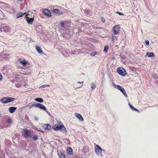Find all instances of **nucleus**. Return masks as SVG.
Here are the masks:
<instances>
[{
	"mask_svg": "<svg viewBox=\"0 0 158 158\" xmlns=\"http://www.w3.org/2000/svg\"><path fill=\"white\" fill-rule=\"evenodd\" d=\"M104 151L102 148L98 145H96L95 147V152L98 155H101L102 151Z\"/></svg>",
	"mask_w": 158,
	"mask_h": 158,
	"instance_id": "obj_5",
	"label": "nucleus"
},
{
	"mask_svg": "<svg viewBox=\"0 0 158 158\" xmlns=\"http://www.w3.org/2000/svg\"><path fill=\"white\" fill-rule=\"evenodd\" d=\"M53 129L55 131L61 130L63 132H67V130L63 124L60 122L55 124L52 127Z\"/></svg>",
	"mask_w": 158,
	"mask_h": 158,
	"instance_id": "obj_1",
	"label": "nucleus"
},
{
	"mask_svg": "<svg viewBox=\"0 0 158 158\" xmlns=\"http://www.w3.org/2000/svg\"><path fill=\"white\" fill-rule=\"evenodd\" d=\"M31 106L39 108L40 109L44 110H46V108L45 106L40 103L32 104L31 105Z\"/></svg>",
	"mask_w": 158,
	"mask_h": 158,
	"instance_id": "obj_6",
	"label": "nucleus"
},
{
	"mask_svg": "<svg viewBox=\"0 0 158 158\" xmlns=\"http://www.w3.org/2000/svg\"><path fill=\"white\" fill-rule=\"evenodd\" d=\"M26 19L28 24L31 25L33 24L34 19L31 18V17H28Z\"/></svg>",
	"mask_w": 158,
	"mask_h": 158,
	"instance_id": "obj_11",
	"label": "nucleus"
},
{
	"mask_svg": "<svg viewBox=\"0 0 158 158\" xmlns=\"http://www.w3.org/2000/svg\"><path fill=\"white\" fill-rule=\"evenodd\" d=\"M77 83L80 84H81V85L80 86L77 87H76V88H81L82 85H83V82H79L78 81L77 82Z\"/></svg>",
	"mask_w": 158,
	"mask_h": 158,
	"instance_id": "obj_29",
	"label": "nucleus"
},
{
	"mask_svg": "<svg viewBox=\"0 0 158 158\" xmlns=\"http://www.w3.org/2000/svg\"><path fill=\"white\" fill-rule=\"evenodd\" d=\"M113 86L115 88H117L118 90H120L126 97H127V93L124 89L122 86L119 85H116L115 84H114Z\"/></svg>",
	"mask_w": 158,
	"mask_h": 158,
	"instance_id": "obj_3",
	"label": "nucleus"
},
{
	"mask_svg": "<svg viewBox=\"0 0 158 158\" xmlns=\"http://www.w3.org/2000/svg\"><path fill=\"white\" fill-rule=\"evenodd\" d=\"M145 43L147 45H148L149 44V42L148 40H146L145 41Z\"/></svg>",
	"mask_w": 158,
	"mask_h": 158,
	"instance_id": "obj_33",
	"label": "nucleus"
},
{
	"mask_svg": "<svg viewBox=\"0 0 158 158\" xmlns=\"http://www.w3.org/2000/svg\"><path fill=\"white\" fill-rule=\"evenodd\" d=\"M17 0L19 1L22 2L23 0Z\"/></svg>",
	"mask_w": 158,
	"mask_h": 158,
	"instance_id": "obj_37",
	"label": "nucleus"
},
{
	"mask_svg": "<svg viewBox=\"0 0 158 158\" xmlns=\"http://www.w3.org/2000/svg\"><path fill=\"white\" fill-rule=\"evenodd\" d=\"M75 115L80 120L82 121H83V118L80 114L78 113H75Z\"/></svg>",
	"mask_w": 158,
	"mask_h": 158,
	"instance_id": "obj_15",
	"label": "nucleus"
},
{
	"mask_svg": "<svg viewBox=\"0 0 158 158\" xmlns=\"http://www.w3.org/2000/svg\"><path fill=\"white\" fill-rule=\"evenodd\" d=\"M7 121L9 123H12V121L10 118H8L7 120Z\"/></svg>",
	"mask_w": 158,
	"mask_h": 158,
	"instance_id": "obj_32",
	"label": "nucleus"
},
{
	"mask_svg": "<svg viewBox=\"0 0 158 158\" xmlns=\"http://www.w3.org/2000/svg\"><path fill=\"white\" fill-rule=\"evenodd\" d=\"M96 86L95 83H91V88L92 89H94L96 88Z\"/></svg>",
	"mask_w": 158,
	"mask_h": 158,
	"instance_id": "obj_26",
	"label": "nucleus"
},
{
	"mask_svg": "<svg viewBox=\"0 0 158 158\" xmlns=\"http://www.w3.org/2000/svg\"><path fill=\"white\" fill-rule=\"evenodd\" d=\"M95 55V54H94L93 55V56H94V55Z\"/></svg>",
	"mask_w": 158,
	"mask_h": 158,
	"instance_id": "obj_38",
	"label": "nucleus"
},
{
	"mask_svg": "<svg viewBox=\"0 0 158 158\" xmlns=\"http://www.w3.org/2000/svg\"><path fill=\"white\" fill-rule=\"evenodd\" d=\"M53 11L57 14L60 15L62 13L61 11L58 9H53Z\"/></svg>",
	"mask_w": 158,
	"mask_h": 158,
	"instance_id": "obj_22",
	"label": "nucleus"
},
{
	"mask_svg": "<svg viewBox=\"0 0 158 158\" xmlns=\"http://www.w3.org/2000/svg\"><path fill=\"white\" fill-rule=\"evenodd\" d=\"M17 107H10L9 108V111L11 113H13L16 110Z\"/></svg>",
	"mask_w": 158,
	"mask_h": 158,
	"instance_id": "obj_16",
	"label": "nucleus"
},
{
	"mask_svg": "<svg viewBox=\"0 0 158 158\" xmlns=\"http://www.w3.org/2000/svg\"><path fill=\"white\" fill-rule=\"evenodd\" d=\"M117 72L120 75L123 76L127 74V72L125 69L121 67H119L117 68Z\"/></svg>",
	"mask_w": 158,
	"mask_h": 158,
	"instance_id": "obj_4",
	"label": "nucleus"
},
{
	"mask_svg": "<svg viewBox=\"0 0 158 158\" xmlns=\"http://www.w3.org/2000/svg\"><path fill=\"white\" fill-rule=\"evenodd\" d=\"M26 15L25 16V18L26 19L27 18L31 17V18H34V14L31 11H28V13H26Z\"/></svg>",
	"mask_w": 158,
	"mask_h": 158,
	"instance_id": "obj_9",
	"label": "nucleus"
},
{
	"mask_svg": "<svg viewBox=\"0 0 158 158\" xmlns=\"http://www.w3.org/2000/svg\"><path fill=\"white\" fill-rule=\"evenodd\" d=\"M50 86L49 85H43L40 86V88H45L46 86Z\"/></svg>",
	"mask_w": 158,
	"mask_h": 158,
	"instance_id": "obj_28",
	"label": "nucleus"
},
{
	"mask_svg": "<svg viewBox=\"0 0 158 158\" xmlns=\"http://www.w3.org/2000/svg\"><path fill=\"white\" fill-rule=\"evenodd\" d=\"M26 14V13H24L23 14L21 12H19L16 15V18H19L22 16L23 15Z\"/></svg>",
	"mask_w": 158,
	"mask_h": 158,
	"instance_id": "obj_21",
	"label": "nucleus"
},
{
	"mask_svg": "<svg viewBox=\"0 0 158 158\" xmlns=\"http://www.w3.org/2000/svg\"><path fill=\"white\" fill-rule=\"evenodd\" d=\"M60 25L61 26V27H63L64 26V22L62 21V22H61L60 23Z\"/></svg>",
	"mask_w": 158,
	"mask_h": 158,
	"instance_id": "obj_31",
	"label": "nucleus"
},
{
	"mask_svg": "<svg viewBox=\"0 0 158 158\" xmlns=\"http://www.w3.org/2000/svg\"><path fill=\"white\" fill-rule=\"evenodd\" d=\"M31 137L32 138V139L34 140H36L38 139V137L36 135H33V136H32Z\"/></svg>",
	"mask_w": 158,
	"mask_h": 158,
	"instance_id": "obj_27",
	"label": "nucleus"
},
{
	"mask_svg": "<svg viewBox=\"0 0 158 158\" xmlns=\"http://www.w3.org/2000/svg\"><path fill=\"white\" fill-rule=\"evenodd\" d=\"M19 61L22 65L24 66H26L27 64V62L24 59L21 60V58H19Z\"/></svg>",
	"mask_w": 158,
	"mask_h": 158,
	"instance_id": "obj_13",
	"label": "nucleus"
},
{
	"mask_svg": "<svg viewBox=\"0 0 158 158\" xmlns=\"http://www.w3.org/2000/svg\"><path fill=\"white\" fill-rule=\"evenodd\" d=\"M67 152L69 155H72L73 153V150L70 147L67 148Z\"/></svg>",
	"mask_w": 158,
	"mask_h": 158,
	"instance_id": "obj_20",
	"label": "nucleus"
},
{
	"mask_svg": "<svg viewBox=\"0 0 158 158\" xmlns=\"http://www.w3.org/2000/svg\"><path fill=\"white\" fill-rule=\"evenodd\" d=\"M43 12L48 17H50L52 15L51 12L46 9H44L43 10Z\"/></svg>",
	"mask_w": 158,
	"mask_h": 158,
	"instance_id": "obj_10",
	"label": "nucleus"
},
{
	"mask_svg": "<svg viewBox=\"0 0 158 158\" xmlns=\"http://www.w3.org/2000/svg\"><path fill=\"white\" fill-rule=\"evenodd\" d=\"M35 100L38 102H43L44 100L43 99L40 98H37L35 99Z\"/></svg>",
	"mask_w": 158,
	"mask_h": 158,
	"instance_id": "obj_25",
	"label": "nucleus"
},
{
	"mask_svg": "<svg viewBox=\"0 0 158 158\" xmlns=\"http://www.w3.org/2000/svg\"><path fill=\"white\" fill-rule=\"evenodd\" d=\"M36 49L39 53L40 54H43V51L40 48L38 45L36 46Z\"/></svg>",
	"mask_w": 158,
	"mask_h": 158,
	"instance_id": "obj_19",
	"label": "nucleus"
},
{
	"mask_svg": "<svg viewBox=\"0 0 158 158\" xmlns=\"http://www.w3.org/2000/svg\"><path fill=\"white\" fill-rule=\"evenodd\" d=\"M119 26L116 25L113 28V31L114 34L118 35L119 33Z\"/></svg>",
	"mask_w": 158,
	"mask_h": 158,
	"instance_id": "obj_8",
	"label": "nucleus"
},
{
	"mask_svg": "<svg viewBox=\"0 0 158 158\" xmlns=\"http://www.w3.org/2000/svg\"><path fill=\"white\" fill-rule=\"evenodd\" d=\"M102 20L103 22H104L105 21V20L104 19L103 17H102Z\"/></svg>",
	"mask_w": 158,
	"mask_h": 158,
	"instance_id": "obj_36",
	"label": "nucleus"
},
{
	"mask_svg": "<svg viewBox=\"0 0 158 158\" xmlns=\"http://www.w3.org/2000/svg\"><path fill=\"white\" fill-rule=\"evenodd\" d=\"M23 135L24 137L26 138H28V137H31L32 135H31V132L28 131L27 129H24L23 130Z\"/></svg>",
	"mask_w": 158,
	"mask_h": 158,
	"instance_id": "obj_7",
	"label": "nucleus"
},
{
	"mask_svg": "<svg viewBox=\"0 0 158 158\" xmlns=\"http://www.w3.org/2000/svg\"><path fill=\"white\" fill-rule=\"evenodd\" d=\"M146 55L148 57H154L155 56L154 53L152 52H148Z\"/></svg>",
	"mask_w": 158,
	"mask_h": 158,
	"instance_id": "obj_23",
	"label": "nucleus"
},
{
	"mask_svg": "<svg viewBox=\"0 0 158 158\" xmlns=\"http://www.w3.org/2000/svg\"><path fill=\"white\" fill-rule=\"evenodd\" d=\"M43 127L44 129L47 130H50L51 128V126L49 124H44Z\"/></svg>",
	"mask_w": 158,
	"mask_h": 158,
	"instance_id": "obj_17",
	"label": "nucleus"
},
{
	"mask_svg": "<svg viewBox=\"0 0 158 158\" xmlns=\"http://www.w3.org/2000/svg\"><path fill=\"white\" fill-rule=\"evenodd\" d=\"M115 35L116 34H114V33L112 34L111 36L110 37V38L111 39L112 41H114L115 40H116L117 39V37Z\"/></svg>",
	"mask_w": 158,
	"mask_h": 158,
	"instance_id": "obj_18",
	"label": "nucleus"
},
{
	"mask_svg": "<svg viewBox=\"0 0 158 158\" xmlns=\"http://www.w3.org/2000/svg\"><path fill=\"white\" fill-rule=\"evenodd\" d=\"M58 155L60 158H66L64 152V151H60L58 153Z\"/></svg>",
	"mask_w": 158,
	"mask_h": 158,
	"instance_id": "obj_12",
	"label": "nucleus"
},
{
	"mask_svg": "<svg viewBox=\"0 0 158 158\" xmlns=\"http://www.w3.org/2000/svg\"><path fill=\"white\" fill-rule=\"evenodd\" d=\"M2 75L0 74V81L2 79Z\"/></svg>",
	"mask_w": 158,
	"mask_h": 158,
	"instance_id": "obj_35",
	"label": "nucleus"
},
{
	"mask_svg": "<svg viewBox=\"0 0 158 158\" xmlns=\"http://www.w3.org/2000/svg\"><path fill=\"white\" fill-rule=\"evenodd\" d=\"M129 105L130 106V107L131 108V109L133 110H134V111H137L138 112H139V110L137 109H136L135 108H134V107H133L130 104V103H129Z\"/></svg>",
	"mask_w": 158,
	"mask_h": 158,
	"instance_id": "obj_24",
	"label": "nucleus"
},
{
	"mask_svg": "<svg viewBox=\"0 0 158 158\" xmlns=\"http://www.w3.org/2000/svg\"><path fill=\"white\" fill-rule=\"evenodd\" d=\"M108 48H109L107 46H105L104 48V51L105 52H107Z\"/></svg>",
	"mask_w": 158,
	"mask_h": 158,
	"instance_id": "obj_30",
	"label": "nucleus"
},
{
	"mask_svg": "<svg viewBox=\"0 0 158 158\" xmlns=\"http://www.w3.org/2000/svg\"><path fill=\"white\" fill-rule=\"evenodd\" d=\"M117 13H118L119 15H124L123 14L119 12H118V11L117 12Z\"/></svg>",
	"mask_w": 158,
	"mask_h": 158,
	"instance_id": "obj_34",
	"label": "nucleus"
},
{
	"mask_svg": "<svg viewBox=\"0 0 158 158\" xmlns=\"http://www.w3.org/2000/svg\"><path fill=\"white\" fill-rule=\"evenodd\" d=\"M15 99V98H13L6 97L2 98L0 100V101L2 103H7L13 102Z\"/></svg>",
	"mask_w": 158,
	"mask_h": 158,
	"instance_id": "obj_2",
	"label": "nucleus"
},
{
	"mask_svg": "<svg viewBox=\"0 0 158 158\" xmlns=\"http://www.w3.org/2000/svg\"><path fill=\"white\" fill-rule=\"evenodd\" d=\"M4 31L7 32L9 31L10 29L9 27L7 26L3 25L2 26V30Z\"/></svg>",
	"mask_w": 158,
	"mask_h": 158,
	"instance_id": "obj_14",
	"label": "nucleus"
}]
</instances>
